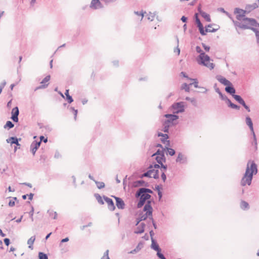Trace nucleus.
I'll return each mask as SVG.
<instances>
[{
    "label": "nucleus",
    "mask_w": 259,
    "mask_h": 259,
    "mask_svg": "<svg viewBox=\"0 0 259 259\" xmlns=\"http://www.w3.org/2000/svg\"><path fill=\"white\" fill-rule=\"evenodd\" d=\"M140 190V191H141L142 192H143L144 194H152L153 193V191L149 189V188H141L139 189Z\"/></svg>",
    "instance_id": "4c0bfd02"
},
{
    "label": "nucleus",
    "mask_w": 259,
    "mask_h": 259,
    "mask_svg": "<svg viewBox=\"0 0 259 259\" xmlns=\"http://www.w3.org/2000/svg\"><path fill=\"white\" fill-rule=\"evenodd\" d=\"M169 138L163 137L161 138V141L163 144H166L167 146H169L170 145L169 141L167 140Z\"/></svg>",
    "instance_id": "a19ab883"
},
{
    "label": "nucleus",
    "mask_w": 259,
    "mask_h": 259,
    "mask_svg": "<svg viewBox=\"0 0 259 259\" xmlns=\"http://www.w3.org/2000/svg\"><path fill=\"white\" fill-rule=\"evenodd\" d=\"M143 211L146 212L145 214H139V217L137 219V223L136 225L137 226L140 222L146 220L148 218L152 216L153 208L151 206V201H147L146 204L144 206Z\"/></svg>",
    "instance_id": "7ed1b4c3"
},
{
    "label": "nucleus",
    "mask_w": 259,
    "mask_h": 259,
    "mask_svg": "<svg viewBox=\"0 0 259 259\" xmlns=\"http://www.w3.org/2000/svg\"><path fill=\"white\" fill-rule=\"evenodd\" d=\"M194 17H195V22H196V23L197 24V27L203 25L201 23L199 18H198V14L197 13H196L194 15Z\"/></svg>",
    "instance_id": "c9c22d12"
},
{
    "label": "nucleus",
    "mask_w": 259,
    "mask_h": 259,
    "mask_svg": "<svg viewBox=\"0 0 259 259\" xmlns=\"http://www.w3.org/2000/svg\"><path fill=\"white\" fill-rule=\"evenodd\" d=\"M90 8L94 10L102 9L104 8L103 5L100 0H92L90 5Z\"/></svg>",
    "instance_id": "1a4fd4ad"
},
{
    "label": "nucleus",
    "mask_w": 259,
    "mask_h": 259,
    "mask_svg": "<svg viewBox=\"0 0 259 259\" xmlns=\"http://www.w3.org/2000/svg\"><path fill=\"white\" fill-rule=\"evenodd\" d=\"M155 160L158 162V164H161L163 163V162H165L166 161V158L165 156L162 157L160 156H156Z\"/></svg>",
    "instance_id": "7c9ffc66"
},
{
    "label": "nucleus",
    "mask_w": 259,
    "mask_h": 259,
    "mask_svg": "<svg viewBox=\"0 0 259 259\" xmlns=\"http://www.w3.org/2000/svg\"><path fill=\"white\" fill-rule=\"evenodd\" d=\"M94 196H95L96 199H97V200L98 201V202L100 204H104V201H103L102 197L100 194H99L98 193H96L94 194Z\"/></svg>",
    "instance_id": "e433bc0d"
},
{
    "label": "nucleus",
    "mask_w": 259,
    "mask_h": 259,
    "mask_svg": "<svg viewBox=\"0 0 259 259\" xmlns=\"http://www.w3.org/2000/svg\"><path fill=\"white\" fill-rule=\"evenodd\" d=\"M151 248L156 251L161 249L158 244L157 243V242L155 241V240L153 238H152Z\"/></svg>",
    "instance_id": "b1692460"
},
{
    "label": "nucleus",
    "mask_w": 259,
    "mask_h": 259,
    "mask_svg": "<svg viewBox=\"0 0 259 259\" xmlns=\"http://www.w3.org/2000/svg\"><path fill=\"white\" fill-rule=\"evenodd\" d=\"M252 30L255 33L256 38V42L259 46V30H258L257 29H252Z\"/></svg>",
    "instance_id": "37998d69"
},
{
    "label": "nucleus",
    "mask_w": 259,
    "mask_h": 259,
    "mask_svg": "<svg viewBox=\"0 0 259 259\" xmlns=\"http://www.w3.org/2000/svg\"><path fill=\"white\" fill-rule=\"evenodd\" d=\"M153 169H149L148 170H147L146 172L144 173L142 176V178L143 177H148V178H152V175L153 172Z\"/></svg>",
    "instance_id": "c756f323"
},
{
    "label": "nucleus",
    "mask_w": 259,
    "mask_h": 259,
    "mask_svg": "<svg viewBox=\"0 0 259 259\" xmlns=\"http://www.w3.org/2000/svg\"><path fill=\"white\" fill-rule=\"evenodd\" d=\"M171 108L174 110V114H179L185 111V102H179L174 103L171 105Z\"/></svg>",
    "instance_id": "423d86ee"
},
{
    "label": "nucleus",
    "mask_w": 259,
    "mask_h": 259,
    "mask_svg": "<svg viewBox=\"0 0 259 259\" xmlns=\"http://www.w3.org/2000/svg\"><path fill=\"white\" fill-rule=\"evenodd\" d=\"M245 21L246 24H242L239 25V27L243 29H256L254 27L258 26L259 27V24L253 18H244L242 19Z\"/></svg>",
    "instance_id": "20e7f679"
},
{
    "label": "nucleus",
    "mask_w": 259,
    "mask_h": 259,
    "mask_svg": "<svg viewBox=\"0 0 259 259\" xmlns=\"http://www.w3.org/2000/svg\"><path fill=\"white\" fill-rule=\"evenodd\" d=\"M164 149H158L155 153H154L152 156H160L162 157H164Z\"/></svg>",
    "instance_id": "bb28decb"
},
{
    "label": "nucleus",
    "mask_w": 259,
    "mask_h": 259,
    "mask_svg": "<svg viewBox=\"0 0 259 259\" xmlns=\"http://www.w3.org/2000/svg\"><path fill=\"white\" fill-rule=\"evenodd\" d=\"M54 157L56 158H60L61 157V154H60V153L58 151H56L55 152Z\"/></svg>",
    "instance_id": "774afa93"
},
{
    "label": "nucleus",
    "mask_w": 259,
    "mask_h": 259,
    "mask_svg": "<svg viewBox=\"0 0 259 259\" xmlns=\"http://www.w3.org/2000/svg\"><path fill=\"white\" fill-rule=\"evenodd\" d=\"M101 259H110L109 257V250H107L104 253L103 256L102 257Z\"/></svg>",
    "instance_id": "603ef678"
},
{
    "label": "nucleus",
    "mask_w": 259,
    "mask_h": 259,
    "mask_svg": "<svg viewBox=\"0 0 259 259\" xmlns=\"http://www.w3.org/2000/svg\"><path fill=\"white\" fill-rule=\"evenodd\" d=\"M211 24H208L206 26V29L204 30L203 25L198 27L199 31L202 35H205L206 32H215L217 31L218 29L212 28V29H209L208 28L211 27Z\"/></svg>",
    "instance_id": "0eeeda50"
},
{
    "label": "nucleus",
    "mask_w": 259,
    "mask_h": 259,
    "mask_svg": "<svg viewBox=\"0 0 259 259\" xmlns=\"http://www.w3.org/2000/svg\"><path fill=\"white\" fill-rule=\"evenodd\" d=\"M219 95L221 99L223 101H225L228 98L225 95L223 94L222 92Z\"/></svg>",
    "instance_id": "13d9d810"
},
{
    "label": "nucleus",
    "mask_w": 259,
    "mask_h": 259,
    "mask_svg": "<svg viewBox=\"0 0 259 259\" xmlns=\"http://www.w3.org/2000/svg\"><path fill=\"white\" fill-rule=\"evenodd\" d=\"M258 7L256 3H254L252 5H248L246 6V9L249 11L253 10Z\"/></svg>",
    "instance_id": "72a5a7b5"
},
{
    "label": "nucleus",
    "mask_w": 259,
    "mask_h": 259,
    "mask_svg": "<svg viewBox=\"0 0 259 259\" xmlns=\"http://www.w3.org/2000/svg\"><path fill=\"white\" fill-rule=\"evenodd\" d=\"M191 80H193L194 82L190 83L189 85H194V86L195 88H199V87L198 86V82L196 79H192H192H191Z\"/></svg>",
    "instance_id": "8fccbe9b"
},
{
    "label": "nucleus",
    "mask_w": 259,
    "mask_h": 259,
    "mask_svg": "<svg viewBox=\"0 0 259 259\" xmlns=\"http://www.w3.org/2000/svg\"><path fill=\"white\" fill-rule=\"evenodd\" d=\"M224 101H225V102L227 104L229 107L236 110H239L240 106L232 103L231 101L228 98H227V99H226Z\"/></svg>",
    "instance_id": "aec40b11"
},
{
    "label": "nucleus",
    "mask_w": 259,
    "mask_h": 259,
    "mask_svg": "<svg viewBox=\"0 0 259 259\" xmlns=\"http://www.w3.org/2000/svg\"><path fill=\"white\" fill-rule=\"evenodd\" d=\"M11 119L15 122H18V116L19 114V110L18 107H14L12 110Z\"/></svg>",
    "instance_id": "f8f14e48"
},
{
    "label": "nucleus",
    "mask_w": 259,
    "mask_h": 259,
    "mask_svg": "<svg viewBox=\"0 0 259 259\" xmlns=\"http://www.w3.org/2000/svg\"><path fill=\"white\" fill-rule=\"evenodd\" d=\"M161 249L157 251V255L160 259H166L164 255L161 252Z\"/></svg>",
    "instance_id": "3c124183"
},
{
    "label": "nucleus",
    "mask_w": 259,
    "mask_h": 259,
    "mask_svg": "<svg viewBox=\"0 0 259 259\" xmlns=\"http://www.w3.org/2000/svg\"><path fill=\"white\" fill-rule=\"evenodd\" d=\"M38 258L39 259H48V256L47 254L39 252L38 253Z\"/></svg>",
    "instance_id": "c03bdc74"
},
{
    "label": "nucleus",
    "mask_w": 259,
    "mask_h": 259,
    "mask_svg": "<svg viewBox=\"0 0 259 259\" xmlns=\"http://www.w3.org/2000/svg\"><path fill=\"white\" fill-rule=\"evenodd\" d=\"M14 126V124L11 121H7L6 123L4 126V128L6 129H11Z\"/></svg>",
    "instance_id": "473e14b6"
},
{
    "label": "nucleus",
    "mask_w": 259,
    "mask_h": 259,
    "mask_svg": "<svg viewBox=\"0 0 259 259\" xmlns=\"http://www.w3.org/2000/svg\"><path fill=\"white\" fill-rule=\"evenodd\" d=\"M200 14L204 19H205V20L207 22L211 21V19H210V16L209 14H207L206 13H205L204 11H200Z\"/></svg>",
    "instance_id": "393cba45"
},
{
    "label": "nucleus",
    "mask_w": 259,
    "mask_h": 259,
    "mask_svg": "<svg viewBox=\"0 0 259 259\" xmlns=\"http://www.w3.org/2000/svg\"><path fill=\"white\" fill-rule=\"evenodd\" d=\"M245 122L246 124L248 126L249 129L252 128V127H253L252 120L249 116L246 117Z\"/></svg>",
    "instance_id": "a878e982"
},
{
    "label": "nucleus",
    "mask_w": 259,
    "mask_h": 259,
    "mask_svg": "<svg viewBox=\"0 0 259 259\" xmlns=\"http://www.w3.org/2000/svg\"><path fill=\"white\" fill-rule=\"evenodd\" d=\"M245 11L239 8H236L234 10V13L237 14L236 18L238 20H241L245 18Z\"/></svg>",
    "instance_id": "dca6fc26"
},
{
    "label": "nucleus",
    "mask_w": 259,
    "mask_h": 259,
    "mask_svg": "<svg viewBox=\"0 0 259 259\" xmlns=\"http://www.w3.org/2000/svg\"><path fill=\"white\" fill-rule=\"evenodd\" d=\"M257 173V166L254 161L249 160L247 164L245 172L241 180V185L242 186H250L253 179V176Z\"/></svg>",
    "instance_id": "f257e3e1"
},
{
    "label": "nucleus",
    "mask_w": 259,
    "mask_h": 259,
    "mask_svg": "<svg viewBox=\"0 0 259 259\" xmlns=\"http://www.w3.org/2000/svg\"><path fill=\"white\" fill-rule=\"evenodd\" d=\"M103 199L107 203L108 209L111 211H113L115 209V206L112 199L106 196H103Z\"/></svg>",
    "instance_id": "2eb2a0df"
},
{
    "label": "nucleus",
    "mask_w": 259,
    "mask_h": 259,
    "mask_svg": "<svg viewBox=\"0 0 259 259\" xmlns=\"http://www.w3.org/2000/svg\"><path fill=\"white\" fill-rule=\"evenodd\" d=\"M250 130L251 131V134L252 135L253 139H254V141H256V136H255V133L254 132L253 127H252V128H250Z\"/></svg>",
    "instance_id": "0e129e2a"
},
{
    "label": "nucleus",
    "mask_w": 259,
    "mask_h": 259,
    "mask_svg": "<svg viewBox=\"0 0 259 259\" xmlns=\"http://www.w3.org/2000/svg\"><path fill=\"white\" fill-rule=\"evenodd\" d=\"M33 213H34V208L32 206H31V210L29 212V214L30 215V217L32 221H33Z\"/></svg>",
    "instance_id": "864d4df0"
},
{
    "label": "nucleus",
    "mask_w": 259,
    "mask_h": 259,
    "mask_svg": "<svg viewBox=\"0 0 259 259\" xmlns=\"http://www.w3.org/2000/svg\"><path fill=\"white\" fill-rule=\"evenodd\" d=\"M66 100L69 103H71L73 101L72 97L70 95L67 96Z\"/></svg>",
    "instance_id": "bf43d9fd"
},
{
    "label": "nucleus",
    "mask_w": 259,
    "mask_h": 259,
    "mask_svg": "<svg viewBox=\"0 0 259 259\" xmlns=\"http://www.w3.org/2000/svg\"><path fill=\"white\" fill-rule=\"evenodd\" d=\"M4 243L5 244L7 245V246H9L10 243V240L9 238H5L4 240Z\"/></svg>",
    "instance_id": "e2e57ef3"
},
{
    "label": "nucleus",
    "mask_w": 259,
    "mask_h": 259,
    "mask_svg": "<svg viewBox=\"0 0 259 259\" xmlns=\"http://www.w3.org/2000/svg\"><path fill=\"white\" fill-rule=\"evenodd\" d=\"M225 91L228 93L230 94L231 95L233 96L234 95H235L236 90L235 88H234L232 83H231V85H227L225 88Z\"/></svg>",
    "instance_id": "6ab92c4d"
},
{
    "label": "nucleus",
    "mask_w": 259,
    "mask_h": 259,
    "mask_svg": "<svg viewBox=\"0 0 259 259\" xmlns=\"http://www.w3.org/2000/svg\"><path fill=\"white\" fill-rule=\"evenodd\" d=\"M252 145L254 146V150L256 151L257 149V139H256V141H254V139H253V141L251 142Z\"/></svg>",
    "instance_id": "5fc2aeb1"
},
{
    "label": "nucleus",
    "mask_w": 259,
    "mask_h": 259,
    "mask_svg": "<svg viewBox=\"0 0 259 259\" xmlns=\"http://www.w3.org/2000/svg\"><path fill=\"white\" fill-rule=\"evenodd\" d=\"M153 172L152 173L153 175H152V178L155 179H158L159 178V170L158 169H153Z\"/></svg>",
    "instance_id": "ea45409f"
},
{
    "label": "nucleus",
    "mask_w": 259,
    "mask_h": 259,
    "mask_svg": "<svg viewBox=\"0 0 259 259\" xmlns=\"http://www.w3.org/2000/svg\"><path fill=\"white\" fill-rule=\"evenodd\" d=\"M40 142H37V141H33L30 147V150L31 153H32L33 155H34L36 151L38 149V148L40 147Z\"/></svg>",
    "instance_id": "4468645a"
},
{
    "label": "nucleus",
    "mask_w": 259,
    "mask_h": 259,
    "mask_svg": "<svg viewBox=\"0 0 259 259\" xmlns=\"http://www.w3.org/2000/svg\"><path fill=\"white\" fill-rule=\"evenodd\" d=\"M116 200V205L118 209H123L125 207V203L123 200L118 197L113 196Z\"/></svg>",
    "instance_id": "f3484780"
},
{
    "label": "nucleus",
    "mask_w": 259,
    "mask_h": 259,
    "mask_svg": "<svg viewBox=\"0 0 259 259\" xmlns=\"http://www.w3.org/2000/svg\"><path fill=\"white\" fill-rule=\"evenodd\" d=\"M161 177L163 182H165L166 179V176L164 171L162 172Z\"/></svg>",
    "instance_id": "338daca9"
},
{
    "label": "nucleus",
    "mask_w": 259,
    "mask_h": 259,
    "mask_svg": "<svg viewBox=\"0 0 259 259\" xmlns=\"http://www.w3.org/2000/svg\"><path fill=\"white\" fill-rule=\"evenodd\" d=\"M49 213V215L51 217H52L53 219H56L57 217V213L55 211H48Z\"/></svg>",
    "instance_id": "09e8293b"
},
{
    "label": "nucleus",
    "mask_w": 259,
    "mask_h": 259,
    "mask_svg": "<svg viewBox=\"0 0 259 259\" xmlns=\"http://www.w3.org/2000/svg\"><path fill=\"white\" fill-rule=\"evenodd\" d=\"M95 183L96 184L97 187L98 189H101L105 187V184L102 182H98L95 181Z\"/></svg>",
    "instance_id": "58836bf2"
},
{
    "label": "nucleus",
    "mask_w": 259,
    "mask_h": 259,
    "mask_svg": "<svg viewBox=\"0 0 259 259\" xmlns=\"http://www.w3.org/2000/svg\"><path fill=\"white\" fill-rule=\"evenodd\" d=\"M176 161L179 164H186L188 163L187 156L185 154L181 152H179L178 154V156Z\"/></svg>",
    "instance_id": "6e6552de"
},
{
    "label": "nucleus",
    "mask_w": 259,
    "mask_h": 259,
    "mask_svg": "<svg viewBox=\"0 0 259 259\" xmlns=\"http://www.w3.org/2000/svg\"><path fill=\"white\" fill-rule=\"evenodd\" d=\"M35 236H32L27 241V244L29 245L28 247L30 248L31 249H33V244L35 241Z\"/></svg>",
    "instance_id": "c85d7f7f"
},
{
    "label": "nucleus",
    "mask_w": 259,
    "mask_h": 259,
    "mask_svg": "<svg viewBox=\"0 0 259 259\" xmlns=\"http://www.w3.org/2000/svg\"><path fill=\"white\" fill-rule=\"evenodd\" d=\"M166 149L167 150V152L168 153V154L170 155V156H173L176 153V151L174 149L171 148H168L167 147H166Z\"/></svg>",
    "instance_id": "49530a36"
},
{
    "label": "nucleus",
    "mask_w": 259,
    "mask_h": 259,
    "mask_svg": "<svg viewBox=\"0 0 259 259\" xmlns=\"http://www.w3.org/2000/svg\"><path fill=\"white\" fill-rule=\"evenodd\" d=\"M190 85L186 83H184L182 84L181 89V90H184L185 92H190Z\"/></svg>",
    "instance_id": "f704fd0d"
},
{
    "label": "nucleus",
    "mask_w": 259,
    "mask_h": 259,
    "mask_svg": "<svg viewBox=\"0 0 259 259\" xmlns=\"http://www.w3.org/2000/svg\"><path fill=\"white\" fill-rule=\"evenodd\" d=\"M233 97L234 98V99L237 101L239 104H240L241 105H242L244 108L248 111L250 112V110L248 106H247L245 102H244V100L242 99V98L238 95H234Z\"/></svg>",
    "instance_id": "9d476101"
},
{
    "label": "nucleus",
    "mask_w": 259,
    "mask_h": 259,
    "mask_svg": "<svg viewBox=\"0 0 259 259\" xmlns=\"http://www.w3.org/2000/svg\"><path fill=\"white\" fill-rule=\"evenodd\" d=\"M135 197L139 198V201L137 204V207L138 208H141L146 203V201H149L151 196L149 194H144L143 192L140 191L139 189L136 193Z\"/></svg>",
    "instance_id": "39448f33"
},
{
    "label": "nucleus",
    "mask_w": 259,
    "mask_h": 259,
    "mask_svg": "<svg viewBox=\"0 0 259 259\" xmlns=\"http://www.w3.org/2000/svg\"><path fill=\"white\" fill-rule=\"evenodd\" d=\"M164 116L167 118L165 121L171 125L172 124L173 121L179 118V116L176 114H166Z\"/></svg>",
    "instance_id": "ddd939ff"
},
{
    "label": "nucleus",
    "mask_w": 259,
    "mask_h": 259,
    "mask_svg": "<svg viewBox=\"0 0 259 259\" xmlns=\"http://www.w3.org/2000/svg\"><path fill=\"white\" fill-rule=\"evenodd\" d=\"M172 125L165 122L163 121L162 124V131H163L165 133H167L169 132V128Z\"/></svg>",
    "instance_id": "5701e85b"
},
{
    "label": "nucleus",
    "mask_w": 259,
    "mask_h": 259,
    "mask_svg": "<svg viewBox=\"0 0 259 259\" xmlns=\"http://www.w3.org/2000/svg\"><path fill=\"white\" fill-rule=\"evenodd\" d=\"M134 13L138 16H142L141 19H143V18L144 17V13L143 11H141V12L135 11Z\"/></svg>",
    "instance_id": "052dcab7"
},
{
    "label": "nucleus",
    "mask_w": 259,
    "mask_h": 259,
    "mask_svg": "<svg viewBox=\"0 0 259 259\" xmlns=\"http://www.w3.org/2000/svg\"><path fill=\"white\" fill-rule=\"evenodd\" d=\"M142 186H147L148 183L142 180H138L135 182V186L140 187Z\"/></svg>",
    "instance_id": "cd10ccee"
},
{
    "label": "nucleus",
    "mask_w": 259,
    "mask_h": 259,
    "mask_svg": "<svg viewBox=\"0 0 259 259\" xmlns=\"http://www.w3.org/2000/svg\"><path fill=\"white\" fill-rule=\"evenodd\" d=\"M69 110L70 111L72 112L74 114V118L75 120H76V117H77V112H78V111L77 109H75L74 107H70L69 108Z\"/></svg>",
    "instance_id": "a18cd8bd"
},
{
    "label": "nucleus",
    "mask_w": 259,
    "mask_h": 259,
    "mask_svg": "<svg viewBox=\"0 0 259 259\" xmlns=\"http://www.w3.org/2000/svg\"><path fill=\"white\" fill-rule=\"evenodd\" d=\"M140 248H139V246H137L136 248H135L134 249L131 250L130 251V253H132V254H135L136 253H137V252H138L139 250H140Z\"/></svg>",
    "instance_id": "4d7b16f0"
},
{
    "label": "nucleus",
    "mask_w": 259,
    "mask_h": 259,
    "mask_svg": "<svg viewBox=\"0 0 259 259\" xmlns=\"http://www.w3.org/2000/svg\"><path fill=\"white\" fill-rule=\"evenodd\" d=\"M196 51L199 54L198 57L197 62L199 64L204 66L209 69L212 70L214 67L213 63L209 62L210 58L202 50L199 46H196Z\"/></svg>",
    "instance_id": "f03ea898"
},
{
    "label": "nucleus",
    "mask_w": 259,
    "mask_h": 259,
    "mask_svg": "<svg viewBox=\"0 0 259 259\" xmlns=\"http://www.w3.org/2000/svg\"><path fill=\"white\" fill-rule=\"evenodd\" d=\"M7 142L8 143H10L11 144H16L19 145L20 146V144L19 143V139L16 137H12L8 139H7Z\"/></svg>",
    "instance_id": "4be33fe9"
},
{
    "label": "nucleus",
    "mask_w": 259,
    "mask_h": 259,
    "mask_svg": "<svg viewBox=\"0 0 259 259\" xmlns=\"http://www.w3.org/2000/svg\"><path fill=\"white\" fill-rule=\"evenodd\" d=\"M185 99L187 101H190L194 106H197V101L195 98H191L187 97Z\"/></svg>",
    "instance_id": "79ce46f5"
},
{
    "label": "nucleus",
    "mask_w": 259,
    "mask_h": 259,
    "mask_svg": "<svg viewBox=\"0 0 259 259\" xmlns=\"http://www.w3.org/2000/svg\"><path fill=\"white\" fill-rule=\"evenodd\" d=\"M202 46L205 51L208 52L210 50V47L208 46H206L205 44L202 43Z\"/></svg>",
    "instance_id": "680f3d73"
},
{
    "label": "nucleus",
    "mask_w": 259,
    "mask_h": 259,
    "mask_svg": "<svg viewBox=\"0 0 259 259\" xmlns=\"http://www.w3.org/2000/svg\"><path fill=\"white\" fill-rule=\"evenodd\" d=\"M39 138L40 140L38 142H40V143L41 142H44V143H47L48 142V138H45L44 136H40Z\"/></svg>",
    "instance_id": "6e6d98bb"
},
{
    "label": "nucleus",
    "mask_w": 259,
    "mask_h": 259,
    "mask_svg": "<svg viewBox=\"0 0 259 259\" xmlns=\"http://www.w3.org/2000/svg\"><path fill=\"white\" fill-rule=\"evenodd\" d=\"M240 207L243 210L248 209L249 207V204L245 201H242L241 202Z\"/></svg>",
    "instance_id": "2f4dec72"
},
{
    "label": "nucleus",
    "mask_w": 259,
    "mask_h": 259,
    "mask_svg": "<svg viewBox=\"0 0 259 259\" xmlns=\"http://www.w3.org/2000/svg\"><path fill=\"white\" fill-rule=\"evenodd\" d=\"M160 166L159 164L154 163L153 164H150L149 166V169H157L160 168Z\"/></svg>",
    "instance_id": "de8ad7c7"
},
{
    "label": "nucleus",
    "mask_w": 259,
    "mask_h": 259,
    "mask_svg": "<svg viewBox=\"0 0 259 259\" xmlns=\"http://www.w3.org/2000/svg\"><path fill=\"white\" fill-rule=\"evenodd\" d=\"M50 78H51V76L50 75L46 76L42 79V80L40 82V83L41 84V85L35 88V91H36V90H38L39 89H46V88H47L49 84L48 83L46 84V83L48 82L50 80Z\"/></svg>",
    "instance_id": "9b49d317"
},
{
    "label": "nucleus",
    "mask_w": 259,
    "mask_h": 259,
    "mask_svg": "<svg viewBox=\"0 0 259 259\" xmlns=\"http://www.w3.org/2000/svg\"><path fill=\"white\" fill-rule=\"evenodd\" d=\"M158 137H167V138H169L168 135L167 134H163L162 133H158Z\"/></svg>",
    "instance_id": "69168bd1"
},
{
    "label": "nucleus",
    "mask_w": 259,
    "mask_h": 259,
    "mask_svg": "<svg viewBox=\"0 0 259 259\" xmlns=\"http://www.w3.org/2000/svg\"><path fill=\"white\" fill-rule=\"evenodd\" d=\"M216 79L220 82H221V83H222L223 84H224L225 85L227 86V85H228L230 84L231 85V82L229 80H227L226 78L222 76V75H217Z\"/></svg>",
    "instance_id": "a211bd4d"
},
{
    "label": "nucleus",
    "mask_w": 259,
    "mask_h": 259,
    "mask_svg": "<svg viewBox=\"0 0 259 259\" xmlns=\"http://www.w3.org/2000/svg\"><path fill=\"white\" fill-rule=\"evenodd\" d=\"M145 224L144 223L140 224L139 226L137 227L134 233L137 234H142L144 232Z\"/></svg>",
    "instance_id": "412c9836"
}]
</instances>
